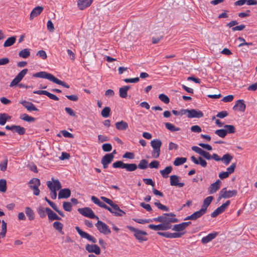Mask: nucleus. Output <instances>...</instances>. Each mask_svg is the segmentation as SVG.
Returning a JSON list of instances; mask_svg holds the SVG:
<instances>
[{
    "label": "nucleus",
    "instance_id": "obj_26",
    "mask_svg": "<svg viewBox=\"0 0 257 257\" xmlns=\"http://www.w3.org/2000/svg\"><path fill=\"white\" fill-rule=\"evenodd\" d=\"M115 127L118 131H125L127 129L128 125L126 122L121 120L115 123Z\"/></svg>",
    "mask_w": 257,
    "mask_h": 257
},
{
    "label": "nucleus",
    "instance_id": "obj_49",
    "mask_svg": "<svg viewBox=\"0 0 257 257\" xmlns=\"http://www.w3.org/2000/svg\"><path fill=\"white\" fill-rule=\"evenodd\" d=\"M38 213L41 218H44L46 217V208L40 206L37 209Z\"/></svg>",
    "mask_w": 257,
    "mask_h": 257
},
{
    "label": "nucleus",
    "instance_id": "obj_22",
    "mask_svg": "<svg viewBox=\"0 0 257 257\" xmlns=\"http://www.w3.org/2000/svg\"><path fill=\"white\" fill-rule=\"evenodd\" d=\"M44 8L42 6H37L35 7L34 9H33L30 14V19L32 20L35 17H36L38 16H39L42 12Z\"/></svg>",
    "mask_w": 257,
    "mask_h": 257
},
{
    "label": "nucleus",
    "instance_id": "obj_4",
    "mask_svg": "<svg viewBox=\"0 0 257 257\" xmlns=\"http://www.w3.org/2000/svg\"><path fill=\"white\" fill-rule=\"evenodd\" d=\"M237 194L236 190H227L226 188L222 189L219 193L218 201L222 198H229L235 196Z\"/></svg>",
    "mask_w": 257,
    "mask_h": 257
},
{
    "label": "nucleus",
    "instance_id": "obj_33",
    "mask_svg": "<svg viewBox=\"0 0 257 257\" xmlns=\"http://www.w3.org/2000/svg\"><path fill=\"white\" fill-rule=\"evenodd\" d=\"M173 168L172 166H168L166 167L164 170L160 171V173L164 178H167L168 174H170L172 171Z\"/></svg>",
    "mask_w": 257,
    "mask_h": 257
},
{
    "label": "nucleus",
    "instance_id": "obj_42",
    "mask_svg": "<svg viewBox=\"0 0 257 257\" xmlns=\"http://www.w3.org/2000/svg\"><path fill=\"white\" fill-rule=\"evenodd\" d=\"M138 167L142 170L146 169L148 167V161L145 159L141 160L138 164Z\"/></svg>",
    "mask_w": 257,
    "mask_h": 257
},
{
    "label": "nucleus",
    "instance_id": "obj_56",
    "mask_svg": "<svg viewBox=\"0 0 257 257\" xmlns=\"http://www.w3.org/2000/svg\"><path fill=\"white\" fill-rule=\"evenodd\" d=\"M28 70L27 69H24L22 70L20 72L18 73V74L16 76L18 79L20 81L22 80L23 77L25 76V75L27 73Z\"/></svg>",
    "mask_w": 257,
    "mask_h": 257
},
{
    "label": "nucleus",
    "instance_id": "obj_5",
    "mask_svg": "<svg viewBox=\"0 0 257 257\" xmlns=\"http://www.w3.org/2000/svg\"><path fill=\"white\" fill-rule=\"evenodd\" d=\"M40 185V181L38 178H33L29 182V187L33 190V194L36 196L39 195L40 194L39 187Z\"/></svg>",
    "mask_w": 257,
    "mask_h": 257
},
{
    "label": "nucleus",
    "instance_id": "obj_29",
    "mask_svg": "<svg viewBox=\"0 0 257 257\" xmlns=\"http://www.w3.org/2000/svg\"><path fill=\"white\" fill-rule=\"evenodd\" d=\"M214 198L213 196H208L203 201V205L202 206L201 209L205 210V211L206 212L207 208L210 204L212 201L213 200Z\"/></svg>",
    "mask_w": 257,
    "mask_h": 257
},
{
    "label": "nucleus",
    "instance_id": "obj_14",
    "mask_svg": "<svg viewBox=\"0 0 257 257\" xmlns=\"http://www.w3.org/2000/svg\"><path fill=\"white\" fill-rule=\"evenodd\" d=\"M246 108V105L242 99H239L236 101L235 104L233 107L234 110H238L241 112H244Z\"/></svg>",
    "mask_w": 257,
    "mask_h": 257
},
{
    "label": "nucleus",
    "instance_id": "obj_47",
    "mask_svg": "<svg viewBox=\"0 0 257 257\" xmlns=\"http://www.w3.org/2000/svg\"><path fill=\"white\" fill-rule=\"evenodd\" d=\"M224 128L226 131V134H227V133L233 134L235 132V128L233 125L226 124L224 126Z\"/></svg>",
    "mask_w": 257,
    "mask_h": 257
},
{
    "label": "nucleus",
    "instance_id": "obj_57",
    "mask_svg": "<svg viewBox=\"0 0 257 257\" xmlns=\"http://www.w3.org/2000/svg\"><path fill=\"white\" fill-rule=\"evenodd\" d=\"M63 209L67 211H71L72 210V205L69 202H64L63 204Z\"/></svg>",
    "mask_w": 257,
    "mask_h": 257
},
{
    "label": "nucleus",
    "instance_id": "obj_7",
    "mask_svg": "<svg viewBox=\"0 0 257 257\" xmlns=\"http://www.w3.org/2000/svg\"><path fill=\"white\" fill-rule=\"evenodd\" d=\"M176 215L173 213H165L163 224H166V225L170 226L171 229L172 227V225H171V223H175L179 221L177 218L174 217Z\"/></svg>",
    "mask_w": 257,
    "mask_h": 257
},
{
    "label": "nucleus",
    "instance_id": "obj_46",
    "mask_svg": "<svg viewBox=\"0 0 257 257\" xmlns=\"http://www.w3.org/2000/svg\"><path fill=\"white\" fill-rule=\"evenodd\" d=\"M232 159V157L228 154L224 155L221 160L224 162L225 165H228L231 162Z\"/></svg>",
    "mask_w": 257,
    "mask_h": 257
},
{
    "label": "nucleus",
    "instance_id": "obj_31",
    "mask_svg": "<svg viewBox=\"0 0 257 257\" xmlns=\"http://www.w3.org/2000/svg\"><path fill=\"white\" fill-rule=\"evenodd\" d=\"M11 118V116L8 114L3 113H0V125H4L7 121Z\"/></svg>",
    "mask_w": 257,
    "mask_h": 257
},
{
    "label": "nucleus",
    "instance_id": "obj_50",
    "mask_svg": "<svg viewBox=\"0 0 257 257\" xmlns=\"http://www.w3.org/2000/svg\"><path fill=\"white\" fill-rule=\"evenodd\" d=\"M110 108L109 107H105L101 111V115L105 118L108 117L110 115Z\"/></svg>",
    "mask_w": 257,
    "mask_h": 257
},
{
    "label": "nucleus",
    "instance_id": "obj_12",
    "mask_svg": "<svg viewBox=\"0 0 257 257\" xmlns=\"http://www.w3.org/2000/svg\"><path fill=\"white\" fill-rule=\"evenodd\" d=\"M86 250L89 253H94L97 255L100 254L101 250L100 247L96 244H87L85 246Z\"/></svg>",
    "mask_w": 257,
    "mask_h": 257
},
{
    "label": "nucleus",
    "instance_id": "obj_28",
    "mask_svg": "<svg viewBox=\"0 0 257 257\" xmlns=\"http://www.w3.org/2000/svg\"><path fill=\"white\" fill-rule=\"evenodd\" d=\"M130 88V86L128 85L120 87L119 89L120 97L123 98H126L127 95V91Z\"/></svg>",
    "mask_w": 257,
    "mask_h": 257
},
{
    "label": "nucleus",
    "instance_id": "obj_43",
    "mask_svg": "<svg viewBox=\"0 0 257 257\" xmlns=\"http://www.w3.org/2000/svg\"><path fill=\"white\" fill-rule=\"evenodd\" d=\"M50 206L54 210H55L56 212H57L58 213V214L61 215L62 217H64L65 215H64V214L63 213V212L59 210L57 206H56V205L55 204V203H54L53 202L51 201V200L50 201H48V203Z\"/></svg>",
    "mask_w": 257,
    "mask_h": 257
},
{
    "label": "nucleus",
    "instance_id": "obj_54",
    "mask_svg": "<svg viewBox=\"0 0 257 257\" xmlns=\"http://www.w3.org/2000/svg\"><path fill=\"white\" fill-rule=\"evenodd\" d=\"M125 163L121 161H118L113 163L112 166L114 168L124 169Z\"/></svg>",
    "mask_w": 257,
    "mask_h": 257
},
{
    "label": "nucleus",
    "instance_id": "obj_45",
    "mask_svg": "<svg viewBox=\"0 0 257 257\" xmlns=\"http://www.w3.org/2000/svg\"><path fill=\"white\" fill-rule=\"evenodd\" d=\"M63 226L62 223L60 222L55 221L53 223L54 228L62 234H63V232L62 231Z\"/></svg>",
    "mask_w": 257,
    "mask_h": 257
},
{
    "label": "nucleus",
    "instance_id": "obj_48",
    "mask_svg": "<svg viewBox=\"0 0 257 257\" xmlns=\"http://www.w3.org/2000/svg\"><path fill=\"white\" fill-rule=\"evenodd\" d=\"M7 191V181L5 179L0 180V192H6Z\"/></svg>",
    "mask_w": 257,
    "mask_h": 257
},
{
    "label": "nucleus",
    "instance_id": "obj_39",
    "mask_svg": "<svg viewBox=\"0 0 257 257\" xmlns=\"http://www.w3.org/2000/svg\"><path fill=\"white\" fill-rule=\"evenodd\" d=\"M187 161L186 158H177L173 162L174 165L178 166L185 163Z\"/></svg>",
    "mask_w": 257,
    "mask_h": 257
},
{
    "label": "nucleus",
    "instance_id": "obj_59",
    "mask_svg": "<svg viewBox=\"0 0 257 257\" xmlns=\"http://www.w3.org/2000/svg\"><path fill=\"white\" fill-rule=\"evenodd\" d=\"M151 168H158L159 166V162L158 161L154 160L152 161L149 165Z\"/></svg>",
    "mask_w": 257,
    "mask_h": 257
},
{
    "label": "nucleus",
    "instance_id": "obj_13",
    "mask_svg": "<svg viewBox=\"0 0 257 257\" xmlns=\"http://www.w3.org/2000/svg\"><path fill=\"white\" fill-rule=\"evenodd\" d=\"M179 177L177 175H172L170 176V185L171 186H178L180 188L183 187L185 184L179 182Z\"/></svg>",
    "mask_w": 257,
    "mask_h": 257
},
{
    "label": "nucleus",
    "instance_id": "obj_64",
    "mask_svg": "<svg viewBox=\"0 0 257 257\" xmlns=\"http://www.w3.org/2000/svg\"><path fill=\"white\" fill-rule=\"evenodd\" d=\"M228 115V113L226 111H222L219 112L217 115L216 117H219L220 118H223Z\"/></svg>",
    "mask_w": 257,
    "mask_h": 257
},
{
    "label": "nucleus",
    "instance_id": "obj_32",
    "mask_svg": "<svg viewBox=\"0 0 257 257\" xmlns=\"http://www.w3.org/2000/svg\"><path fill=\"white\" fill-rule=\"evenodd\" d=\"M13 132L14 133H17L20 135H23L25 134V128L20 125H14Z\"/></svg>",
    "mask_w": 257,
    "mask_h": 257
},
{
    "label": "nucleus",
    "instance_id": "obj_20",
    "mask_svg": "<svg viewBox=\"0 0 257 257\" xmlns=\"http://www.w3.org/2000/svg\"><path fill=\"white\" fill-rule=\"evenodd\" d=\"M221 181L217 180L215 182L211 184L208 188V192L209 194H212L215 193L220 187Z\"/></svg>",
    "mask_w": 257,
    "mask_h": 257
},
{
    "label": "nucleus",
    "instance_id": "obj_60",
    "mask_svg": "<svg viewBox=\"0 0 257 257\" xmlns=\"http://www.w3.org/2000/svg\"><path fill=\"white\" fill-rule=\"evenodd\" d=\"M37 55L39 56L43 59H46L47 57L46 52L44 50H40L37 53Z\"/></svg>",
    "mask_w": 257,
    "mask_h": 257
},
{
    "label": "nucleus",
    "instance_id": "obj_8",
    "mask_svg": "<svg viewBox=\"0 0 257 257\" xmlns=\"http://www.w3.org/2000/svg\"><path fill=\"white\" fill-rule=\"evenodd\" d=\"M78 211L80 214L84 216L89 217L91 219L96 218V219H99L98 217L96 216L92 210L89 207L79 208Z\"/></svg>",
    "mask_w": 257,
    "mask_h": 257
},
{
    "label": "nucleus",
    "instance_id": "obj_51",
    "mask_svg": "<svg viewBox=\"0 0 257 257\" xmlns=\"http://www.w3.org/2000/svg\"><path fill=\"white\" fill-rule=\"evenodd\" d=\"M159 98L165 104H168L170 102V99L169 97L163 93L159 95Z\"/></svg>",
    "mask_w": 257,
    "mask_h": 257
},
{
    "label": "nucleus",
    "instance_id": "obj_21",
    "mask_svg": "<svg viewBox=\"0 0 257 257\" xmlns=\"http://www.w3.org/2000/svg\"><path fill=\"white\" fill-rule=\"evenodd\" d=\"M149 228L153 229L154 230H167L170 229V226L168 225H166V224H163V223L158 224V225H154V224H150L148 226Z\"/></svg>",
    "mask_w": 257,
    "mask_h": 257
},
{
    "label": "nucleus",
    "instance_id": "obj_36",
    "mask_svg": "<svg viewBox=\"0 0 257 257\" xmlns=\"http://www.w3.org/2000/svg\"><path fill=\"white\" fill-rule=\"evenodd\" d=\"M25 213L28 217L30 220H33L35 218L34 213L33 210L29 207H27L25 208Z\"/></svg>",
    "mask_w": 257,
    "mask_h": 257
},
{
    "label": "nucleus",
    "instance_id": "obj_63",
    "mask_svg": "<svg viewBox=\"0 0 257 257\" xmlns=\"http://www.w3.org/2000/svg\"><path fill=\"white\" fill-rule=\"evenodd\" d=\"M60 133L65 138H73V135L66 130L61 131Z\"/></svg>",
    "mask_w": 257,
    "mask_h": 257
},
{
    "label": "nucleus",
    "instance_id": "obj_44",
    "mask_svg": "<svg viewBox=\"0 0 257 257\" xmlns=\"http://www.w3.org/2000/svg\"><path fill=\"white\" fill-rule=\"evenodd\" d=\"M20 118L25 121H28V122H33L35 120V118L29 116L28 114L26 113L23 114L21 115L20 117Z\"/></svg>",
    "mask_w": 257,
    "mask_h": 257
},
{
    "label": "nucleus",
    "instance_id": "obj_40",
    "mask_svg": "<svg viewBox=\"0 0 257 257\" xmlns=\"http://www.w3.org/2000/svg\"><path fill=\"white\" fill-rule=\"evenodd\" d=\"M206 213L205 210L201 209L195 212L192 214V217H193L194 220H196L197 219L201 217L203 214Z\"/></svg>",
    "mask_w": 257,
    "mask_h": 257
},
{
    "label": "nucleus",
    "instance_id": "obj_38",
    "mask_svg": "<svg viewBox=\"0 0 257 257\" xmlns=\"http://www.w3.org/2000/svg\"><path fill=\"white\" fill-rule=\"evenodd\" d=\"M165 127L170 131L172 132H177L180 131V128L179 127H176L174 124L169 123L166 122L165 123Z\"/></svg>",
    "mask_w": 257,
    "mask_h": 257
},
{
    "label": "nucleus",
    "instance_id": "obj_58",
    "mask_svg": "<svg viewBox=\"0 0 257 257\" xmlns=\"http://www.w3.org/2000/svg\"><path fill=\"white\" fill-rule=\"evenodd\" d=\"M8 159L6 158L3 162L0 163V169L3 172L5 171L7 168Z\"/></svg>",
    "mask_w": 257,
    "mask_h": 257
},
{
    "label": "nucleus",
    "instance_id": "obj_19",
    "mask_svg": "<svg viewBox=\"0 0 257 257\" xmlns=\"http://www.w3.org/2000/svg\"><path fill=\"white\" fill-rule=\"evenodd\" d=\"M93 0H78L77 2L78 7L80 10H83L89 7Z\"/></svg>",
    "mask_w": 257,
    "mask_h": 257
},
{
    "label": "nucleus",
    "instance_id": "obj_35",
    "mask_svg": "<svg viewBox=\"0 0 257 257\" xmlns=\"http://www.w3.org/2000/svg\"><path fill=\"white\" fill-rule=\"evenodd\" d=\"M153 150L152 152V157L154 158H158L160 155V146H152Z\"/></svg>",
    "mask_w": 257,
    "mask_h": 257
},
{
    "label": "nucleus",
    "instance_id": "obj_52",
    "mask_svg": "<svg viewBox=\"0 0 257 257\" xmlns=\"http://www.w3.org/2000/svg\"><path fill=\"white\" fill-rule=\"evenodd\" d=\"M215 134L221 138H224L227 135L226 131L224 128L219 129L215 131Z\"/></svg>",
    "mask_w": 257,
    "mask_h": 257
},
{
    "label": "nucleus",
    "instance_id": "obj_24",
    "mask_svg": "<svg viewBox=\"0 0 257 257\" xmlns=\"http://www.w3.org/2000/svg\"><path fill=\"white\" fill-rule=\"evenodd\" d=\"M46 213L48 215L49 219L50 220H59L61 219L60 217H59L54 212L48 207H46Z\"/></svg>",
    "mask_w": 257,
    "mask_h": 257
},
{
    "label": "nucleus",
    "instance_id": "obj_16",
    "mask_svg": "<svg viewBox=\"0 0 257 257\" xmlns=\"http://www.w3.org/2000/svg\"><path fill=\"white\" fill-rule=\"evenodd\" d=\"M20 103L22 104L29 111H38L39 110L35 105L31 102L27 101L26 100H22Z\"/></svg>",
    "mask_w": 257,
    "mask_h": 257
},
{
    "label": "nucleus",
    "instance_id": "obj_34",
    "mask_svg": "<svg viewBox=\"0 0 257 257\" xmlns=\"http://www.w3.org/2000/svg\"><path fill=\"white\" fill-rule=\"evenodd\" d=\"M16 37L12 36L10 38H9L5 42L4 44V46L5 47H8L11 46L13 45L16 42Z\"/></svg>",
    "mask_w": 257,
    "mask_h": 257
},
{
    "label": "nucleus",
    "instance_id": "obj_3",
    "mask_svg": "<svg viewBox=\"0 0 257 257\" xmlns=\"http://www.w3.org/2000/svg\"><path fill=\"white\" fill-rule=\"evenodd\" d=\"M52 181H47V185L51 191L50 196L52 199H55L57 197V191L59 190L62 186L60 182L54 178H52Z\"/></svg>",
    "mask_w": 257,
    "mask_h": 257
},
{
    "label": "nucleus",
    "instance_id": "obj_23",
    "mask_svg": "<svg viewBox=\"0 0 257 257\" xmlns=\"http://www.w3.org/2000/svg\"><path fill=\"white\" fill-rule=\"evenodd\" d=\"M158 234L161 236H164L167 238H178L180 237L183 235V233L179 232L170 233L158 232Z\"/></svg>",
    "mask_w": 257,
    "mask_h": 257
},
{
    "label": "nucleus",
    "instance_id": "obj_25",
    "mask_svg": "<svg viewBox=\"0 0 257 257\" xmlns=\"http://www.w3.org/2000/svg\"><path fill=\"white\" fill-rule=\"evenodd\" d=\"M71 191L69 189L65 188L60 190L58 193V198H67L70 196Z\"/></svg>",
    "mask_w": 257,
    "mask_h": 257
},
{
    "label": "nucleus",
    "instance_id": "obj_53",
    "mask_svg": "<svg viewBox=\"0 0 257 257\" xmlns=\"http://www.w3.org/2000/svg\"><path fill=\"white\" fill-rule=\"evenodd\" d=\"M154 204L160 210H162L163 211H169V209L168 207H167L166 206H165L164 205L162 204L159 202H155Z\"/></svg>",
    "mask_w": 257,
    "mask_h": 257
},
{
    "label": "nucleus",
    "instance_id": "obj_9",
    "mask_svg": "<svg viewBox=\"0 0 257 257\" xmlns=\"http://www.w3.org/2000/svg\"><path fill=\"white\" fill-rule=\"evenodd\" d=\"M97 222L95 224V226L99 230V231L103 233L104 234H108L110 233L111 231L110 229L108 228V226L102 221L99 220L98 219Z\"/></svg>",
    "mask_w": 257,
    "mask_h": 257
},
{
    "label": "nucleus",
    "instance_id": "obj_10",
    "mask_svg": "<svg viewBox=\"0 0 257 257\" xmlns=\"http://www.w3.org/2000/svg\"><path fill=\"white\" fill-rule=\"evenodd\" d=\"M230 201L227 200L225 203L222 204L220 207L215 209L211 214L212 217H215L219 214L225 211L226 208L229 205Z\"/></svg>",
    "mask_w": 257,
    "mask_h": 257
},
{
    "label": "nucleus",
    "instance_id": "obj_2",
    "mask_svg": "<svg viewBox=\"0 0 257 257\" xmlns=\"http://www.w3.org/2000/svg\"><path fill=\"white\" fill-rule=\"evenodd\" d=\"M100 198L104 202L109 204L111 207V211L109 212L113 214L115 216H123L125 214V212L121 210L117 204L114 203V202L111 199L103 196H101Z\"/></svg>",
    "mask_w": 257,
    "mask_h": 257
},
{
    "label": "nucleus",
    "instance_id": "obj_30",
    "mask_svg": "<svg viewBox=\"0 0 257 257\" xmlns=\"http://www.w3.org/2000/svg\"><path fill=\"white\" fill-rule=\"evenodd\" d=\"M30 56V50L28 48L24 49L19 53V56L23 58H27Z\"/></svg>",
    "mask_w": 257,
    "mask_h": 257
},
{
    "label": "nucleus",
    "instance_id": "obj_41",
    "mask_svg": "<svg viewBox=\"0 0 257 257\" xmlns=\"http://www.w3.org/2000/svg\"><path fill=\"white\" fill-rule=\"evenodd\" d=\"M114 158V156L112 154H106L102 159L101 161L103 162L107 163L108 164L110 163L113 159Z\"/></svg>",
    "mask_w": 257,
    "mask_h": 257
},
{
    "label": "nucleus",
    "instance_id": "obj_62",
    "mask_svg": "<svg viewBox=\"0 0 257 257\" xmlns=\"http://www.w3.org/2000/svg\"><path fill=\"white\" fill-rule=\"evenodd\" d=\"M122 158L133 159L135 158V155L132 152H127L122 156Z\"/></svg>",
    "mask_w": 257,
    "mask_h": 257
},
{
    "label": "nucleus",
    "instance_id": "obj_55",
    "mask_svg": "<svg viewBox=\"0 0 257 257\" xmlns=\"http://www.w3.org/2000/svg\"><path fill=\"white\" fill-rule=\"evenodd\" d=\"M28 70L27 69H24L22 70L20 72L18 73V74L16 76L18 79L20 81L22 80L23 77L25 76V75L27 73Z\"/></svg>",
    "mask_w": 257,
    "mask_h": 257
},
{
    "label": "nucleus",
    "instance_id": "obj_18",
    "mask_svg": "<svg viewBox=\"0 0 257 257\" xmlns=\"http://www.w3.org/2000/svg\"><path fill=\"white\" fill-rule=\"evenodd\" d=\"M192 150L193 151L195 152L196 153L199 154V155L203 156L204 158H205L206 159H207L208 160H209L211 159V156L209 153L203 151L201 148H200L197 146H194L193 147H192Z\"/></svg>",
    "mask_w": 257,
    "mask_h": 257
},
{
    "label": "nucleus",
    "instance_id": "obj_17",
    "mask_svg": "<svg viewBox=\"0 0 257 257\" xmlns=\"http://www.w3.org/2000/svg\"><path fill=\"white\" fill-rule=\"evenodd\" d=\"M34 94H37L39 95H45L49 97L50 99L58 101L59 100V98L55 95L50 93L49 92L46 90H36L33 92Z\"/></svg>",
    "mask_w": 257,
    "mask_h": 257
},
{
    "label": "nucleus",
    "instance_id": "obj_61",
    "mask_svg": "<svg viewBox=\"0 0 257 257\" xmlns=\"http://www.w3.org/2000/svg\"><path fill=\"white\" fill-rule=\"evenodd\" d=\"M236 167V164L235 163L232 164L229 167L227 168L226 172L228 173L229 175L232 174L235 170Z\"/></svg>",
    "mask_w": 257,
    "mask_h": 257
},
{
    "label": "nucleus",
    "instance_id": "obj_6",
    "mask_svg": "<svg viewBox=\"0 0 257 257\" xmlns=\"http://www.w3.org/2000/svg\"><path fill=\"white\" fill-rule=\"evenodd\" d=\"M128 228L131 231L135 233V236L140 241H146L147 240V238L145 237L147 235L146 232L139 230L132 226L128 227Z\"/></svg>",
    "mask_w": 257,
    "mask_h": 257
},
{
    "label": "nucleus",
    "instance_id": "obj_27",
    "mask_svg": "<svg viewBox=\"0 0 257 257\" xmlns=\"http://www.w3.org/2000/svg\"><path fill=\"white\" fill-rule=\"evenodd\" d=\"M217 235V232L210 233L208 234L207 236L203 237L201 239V241L204 244L207 243L212 240L214 238H215Z\"/></svg>",
    "mask_w": 257,
    "mask_h": 257
},
{
    "label": "nucleus",
    "instance_id": "obj_1",
    "mask_svg": "<svg viewBox=\"0 0 257 257\" xmlns=\"http://www.w3.org/2000/svg\"><path fill=\"white\" fill-rule=\"evenodd\" d=\"M33 76L34 77L42 78L48 79L49 80L52 81L54 83H55L59 85H61L67 88H69L70 87L69 85L64 81L58 79L52 74L45 71H41L39 72L36 73L33 75Z\"/></svg>",
    "mask_w": 257,
    "mask_h": 257
},
{
    "label": "nucleus",
    "instance_id": "obj_15",
    "mask_svg": "<svg viewBox=\"0 0 257 257\" xmlns=\"http://www.w3.org/2000/svg\"><path fill=\"white\" fill-rule=\"evenodd\" d=\"M203 113L200 110L195 109H189V114H187L188 118H201L203 116Z\"/></svg>",
    "mask_w": 257,
    "mask_h": 257
},
{
    "label": "nucleus",
    "instance_id": "obj_11",
    "mask_svg": "<svg viewBox=\"0 0 257 257\" xmlns=\"http://www.w3.org/2000/svg\"><path fill=\"white\" fill-rule=\"evenodd\" d=\"M75 229L82 238H86L93 243L96 242V239L94 237L82 231L78 226H76Z\"/></svg>",
    "mask_w": 257,
    "mask_h": 257
},
{
    "label": "nucleus",
    "instance_id": "obj_37",
    "mask_svg": "<svg viewBox=\"0 0 257 257\" xmlns=\"http://www.w3.org/2000/svg\"><path fill=\"white\" fill-rule=\"evenodd\" d=\"M124 169L127 171L133 172L138 168V166L136 164H125Z\"/></svg>",
    "mask_w": 257,
    "mask_h": 257
}]
</instances>
